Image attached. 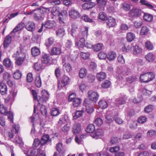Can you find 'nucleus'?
I'll use <instances>...</instances> for the list:
<instances>
[{"label":"nucleus","instance_id":"obj_1","mask_svg":"<svg viewBox=\"0 0 156 156\" xmlns=\"http://www.w3.org/2000/svg\"><path fill=\"white\" fill-rule=\"evenodd\" d=\"M88 29L87 27H84L82 28V31L79 33L78 35L75 36V42L76 45L79 47L82 48L85 45V41L84 37L87 36Z\"/></svg>","mask_w":156,"mask_h":156},{"label":"nucleus","instance_id":"obj_2","mask_svg":"<svg viewBox=\"0 0 156 156\" xmlns=\"http://www.w3.org/2000/svg\"><path fill=\"white\" fill-rule=\"evenodd\" d=\"M50 10L49 8L44 7L36 9L34 17L36 20H43L45 17V14L49 12Z\"/></svg>","mask_w":156,"mask_h":156},{"label":"nucleus","instance_id":"obj_3","mask_svg":"<svg viewBox=\"0 0 156 156\" xmlns=\"http://www.w3.org/2000/svg\"><path fill=\"white\" fill-rule=\"evenodd\" d=\"M21 54H22L21 53L20 51L19 52L17 51L16 53L13 54L12 56L13 58H16L15 63L18 66H20L22 64L25 58L24 55H23V56H20L19 57V56L21 55Z\"/></svg>","mask_w":156,"mask_h":156},{"label":"nucleus","instance_id":"obj_4","mask_svg":"<svg viewBox=\"0 0 156 156\" xmlns=\"http://www.w3.org/2000/svg\"><path fill=\"white\" fill-rule=\"evenodd\" d=\"M69 78L65 75H64L62 78L61 80L58 83V87L61 90L68 85L70 82Z\"/></svg>","mask_w":156,"mask_h":156},{"label":"nucleus","instance_id":"obj_5","mask_svg":"<svg viewBox=\"0 0 156 156\" xmlns=\"http://www.w3.org/2000/svg\"><path fill=\"white\" fill-rule=\"evenodd\" d=\"M88 97L90 101L96 102L98 100L99 95L96 92L90 90L88 92Z\"/></svg>","mask_w":156,"mask_h":156},{"label":"nucleus","instance_id":"obj_6","mask_svg":"<svg viewBox=\"0 0 156 156\" xmlns=\"http://www.w3.org/2000/svg\"><path fill=\"white\" fill-rule=\"evenodd\" d=\"M104 135V132L101 129H98L94 132V133H91L90 136L93 138L97 139L101 138Z\"/></svg>","mask_w":156,"mask_h":156},{"label":"nucleus","instance_id":"obj_7","mask_svg":"<svg viewBox=\"0 0 156 156\" xmlns=\"http://www.w3.org/2000/svg\"><path fill=\"white\" fill-rule=\"evenodd\" d=\"M41 96L39 100H38V101L39 104L42 103L43 101H46L49 98V94L46 90H43L41 92Z\"/></svg>","mask_w":156,"mask_h":156},{"label":"nucleus","instance_id":"obj_8","mask_svg":"<svg viewBox=\"0 0 156 156\" xmlns=\"http://www.w3.org/2000/svg\"><path fill=\"white\" fill-rule=\"evenodd\" d=\"M141 12V10L137 8H133L129 12L130 15L131 16L134 17L139 16Z\"/></svg>","mask_w":156,"mask_h":156},{"label":"nucleus","instance_id":"obj_9","mask_svg":"<svg viewBox=\"0 0 156 156\" xmlns=\"http://www.w3.org/2000/svg\"><path fill=\"white\" fill-rule=\"evenodd\" d=\"M81 124L79 123H75L72 128V131L74 134H79L81 132Z\"/></svg>","mask_w":156,"mask_h":156},{"label":"nucleus","instance_id":"obj_10","mask_svg":"<svg viewBox=\"0 0 156 156\" xmlns=\"http://www.w3.org/2000/svg\"><path fill=\"white\" fill-rule=\"evenodd\" d=\"M83 105L86 107V111L87 113H90L93 111V106L90 104V101L85 100Z\"/></svg>","mask_w":156,"mask_h":156},{"label":"nucleus","instance_id":"obj_11","mask_svg":"<svg viewBox=\"0 0 156 156\" xmlns=\"http://www.w3.org/2000/svg\"><path fill=\"white\" fill-rule=\"evenodd\" d=\"M51 17H48V19H55V18L57 15H58L59 13V8L57 6L53 7L51 10Z\"/></svg>","mask_w":156,"mask_h":156},{"label":"nucleus","instance_id":"obj_12","mask_svg":"<svg viewBox=\"0 0 156 156\" xmlns=\"http://www.w3.org/2000/svg\"><path fill=\"white\" fill-rule=\"evenodd\" d=\"M133 54L135 55H138L142 52V49L137 45L133 46L132 47Z\"/></svg>","mask_w":156,"mask_h":156},{"label":"nucleus","instance_id":"obj_13","mask_svg":"<svg viewBox=\"0 0 156 156\" xmlns=\"http://www.w3.org/2000/svg\"><path fill=\"white\" fill-rule=\"evenodd\" d=\"M69 14L70 16L74 19L79 18L80 16L79 12L77 11L74 9H72L69 11Z\"/></svg>","mask_w":156,"mask_h":156},{"label":"nucleus","instance_id":"obj_14","mask_svg":"<svg viewBox=\"0 0 156 156\" xmlns=\"http://www.w3.org/2000/svg\"><path fill=\"white\" fill-rule=\"evenodd\" d=\"M97 4L100 10H104L107 4L106 0H96Z\"/></svg>","mask_w":156,"mask_h":156},{"label":"nucleus","instance_id":"obj_15","mask_svg":"<svg viewBox=\"0 0 156 156\" xmlns=\"http://www.w3.org/2000/svg\"><path fill=\"white\" fill-rule=\"evenodd\" d=\"M50 60V56L46 54H44L42 55L41 61L43 64H46L49 63Z\"/></svg>","mask_w":156,"mask_h":156},{"label":"nucleus","instance_id":"obj_16","mask_svg":"<svg viewBox=\"0 0 156 156\" xmlns=\"http://www.w3.org/2000/svg\"><path fill=\"white\" fill-rule=\"evenodd\" d=\"M50 142L51 143V140L49 139V136L48 135H43L41 140V145H44L47 143Z\"/></svg>","mask_w":156,"mask_h":156},{"label":"nucleus","instance_id":"obj_17","mask_svg":"<svg viewBox=\"0 0 156 156\" xmlns=\"http://www.w3.org/2000/svg\"><path fill=\"white\" fill-rule=\"evenodd\" d=\"M95 5V3L94 2H87L83 4L82 7L84 9L89 10L94 7Z\"/></svg>","mask_w":156,"mask_h":156},{"label":"nucleus","instance_id":"obj_18","mask_svg":"<svg viewBox=\"0 0 156 156\" xmlns=\"http://www.w3.org/2000/svg\"><path fill=\"white\" fill-rule=\"evenodd\" d=\"M35 27L34 23L31 21H29L25 25L26 28L30 31H34L35 29Z\"/></svg>","mask_w":156,"mask_h":156},{"label":"nucleus","instance_id":"obj_19","mask_svg":"<svg viewBox=\"0 0 156 156\" xmlns=\"http://www.w3.org/2000/svg\"><path fill=\"white\" fill-rule=\"evenodd\" d=\"M55 22L54 20H48L45 23V27L46 28H51L55 26Z\"/></svg>","mask_w":156,"mask_h":156},{"label":"nucleus","instance_id":"obj_20","mask_svg":"<svg viewBox=\"0 0 156 156\" xmlns=\"http://www.w3.org/2000/svg\"><path fill=\"white\" fill-rule=\"evenodd\" d=\"M24 26V23L21 22L18 24L11 32L10 34L13 33H15L22 29Z\"/></svg>","mask_w":156,"mask_h":156},{"label":"nucleus","instance_id":"obj_21","mask_svg":"<svg viewBox=\"0 0 156 156\" xmlns=\"http://www.w3.org/2000/svg\"><path fill=\"white\" fill-rule=\"evenodd\" d=\"M148 76L147 73L141 74L140 77V80L141 82L147 83L149 82Z\"/></svg>","mask_w":156,"mask_h":156},{"label":"nucleus","instance_id":"obj_22","mask_svg":"<svg viewBox=\"0 0 156 156\" xmlns=\"http://www.w3.org/2000/svg\"><path fill=\"white\" fill-rule=\"evenodd\" d=\"M12 41V37L8 35L4 39V48H6L8 47Z\"/></svg>","mask_w":156,"mask_h":156},{"label":"nucleus","instance_id":"obj_23","mask_svg":"<svg viewBox=\"0 0 156 156\" xmlns=\"http://www.w3.org/2000/svg\"><path fill=\"white\" fill-rule=\"evenodd\" d=\"M107 77V75L105 72H101L97 73L96 77L99 81H101L105 79Z\"/></svg>","mask_w":156,"mask_h":156},{"label":"nucleus","instance_id":"obj_24","mask_svg":"<svg viewBox=\"0 0 156 156\" xmlns=\"http://www.w3.org/2000/svg\"><path fill=\"white\" fill-rule=\"evenodd\" d=\"M7 88L6 86L4 84H0V92L2 95H5L7 94Z\"/></svg>","mask_w":156,"mask_h":156},{"label":"nucleus","instance_id":"obj_25","mask_svg":"<svg viewBox=\"0 0 156 156\" xmlns=\"http://www.w3.org/2000/svg\"><path fill=\"white\" fill-rule=\"evenodd\" d=\"M61 50L58 48L53 47L51 50V55H59L61 53Z\"/></svg>","mask_w":156,"mask_h":156},{"label":"nucleus","instance_id":"obj_26","mask_svg":"<svg viewBox=\"0 0 156 156\" xmlns=\"http://www.w3.org/2000/svg\"><path fill=\"white\" fill-rule=\"evenodd\" d=\"M116 57V53L113 51H110L107 55V58L109 61L114 60Z\"/></svg>","mask_w":156,"mask_h":156},{"label":"nucleus","instance_id":"obj_27","mask_svg":"<svg viewBox=\"0 0 156 156\" xmlns=\"http://www.w3.org/2000/svg\"><path fill=\"white\" fill-rule=\"evenodd\" d=\"M67 12L66 11L62 10L59 12L58 16V20H64L66 18Z\"/></svg>","mask_w":156,"mask_h":156},{"label":"nucleus","instance_id":"obj_28","mask_svg":"<svg viewBox=\"0 0 156 156\" xmlns=\"http://www.w3.org/2000/svg\"><path fill=\"white\" fill-rule=\"evenodd\" d=\"M87 71L86 69L84 68H81L80 70L79 76L81 78L85 77L87 74Z\"/></svg>","mask_w":156,"mask_h":156},{"label":"nucleus","instance_id":"obj_29","mask_svg":"<svg viewBox=\"0 0 156 156\" xmlns=\"http://www.w3.org/2000/svg\"><path fill=\"white\" fill-rule=\"evenodd\" d=\"M57 36L59 37H63L66 34L65 30L63 28H60L57 30L56 32Z\"/></svg>","mask_w":156,"mask_h":156},{"label":"nucleus","instance_id":"obj_30","mask_svg":"<svg viewBox=\"0 0 156 156\" xmlns=\"http://www.w3.org/2000/svg\"><path fill=\"white\" fill-rule=\"evenodd\" d=\"M31 53L34 56H36L39 55L40 51L39 49L37 47H34L31 49Z\"/></svg>","mask_w":156,"mask_h":156},{"label":"nucleus","instance_id":"obj_31","mask_svg":"<svg viewBox=\"0 0 156 156\" xmlns=\"http://www.w3.org/2000/svg\"><path fill=\"white\" fill-rule=\"evenodd\" d=\"M98 19L99 20H115L114 18H111L110 17V19L108 18L106 14L104 12H101L98 15Z\"/></svg>","mask_w":156,"mask_h":156},{"label":"nucleus","instance_id":"obj_32","mask_svg":"<svg viewBox=\"0 0 156 156\" xmlns=\"http://www.w3.org/2000/svg\"><path fill=\"white\" fill-rule=\"evenodd\" d=\"M98 105L99 107L102 109L106 108L108 106L107 102L103 100H100L99 101Z\"/></svg>","mask_w":156,"mask_h":156},{"label":"nucleus","instance_id":"obj_33","mask_svg":"<svg viewBox=\"0 0 156 156\" xmlns=\"http://www.w3.org/2000/svg\"><path fill=\"white\" fill-rule=\"evenodd\" d=\"M0 112L1 114L5 115L8 114L7 108L3 105H0Z\"/></svg>","mask_w":156,"mask_h":156},{"label":"nucleus","instance_id":"obj_34","mask_svg":"<svg viewBox=\"0 0 156 156\" xmlns=\"http://www.w3.org/2000/svg\"><path fill=\"white\" fill-rule=\"evenodd\" d=\"M140 3L142 5L146 6L149 9H153L154 8V6L148 3L147 1L145 0H140Z\"/></svg>","mask_w":156,"mask_h":156},{"label":"nucleus","instance_id":"obj_35","mask_svg":"<svg viewBox=\"0 0 156 156\" xmlns=\"http://www.w3.org/2000/svg\"><path fill=\"white\" fill-rule=\"evenodd\" d=\"M35 83L36 86L38 87H41V81L39 75H38L36 77L35 80Z\"/></svg>","mask_w":156,"mask_h":156},{"label":"nucleus","instance_id":"obj_36","mask_svg":"<svg viewBox=\"0 0 156 156\" xmlns=\"http://www.w3.org/2000/svg\"><path fill=\"white\" fill-rule=\"evenodd\" d=\"M146 59L148 62H152L155 59L154 55L151 53H149L145 56Z\"/></svg>","mask_w":156,"mask_h":156},{"label":"nucleus","instance_id":"obj_37","mask_svg":"<svg viewBox=\"0 0 156 156\" xmlns=\"http://www.w3.org/2000/svg\"><path fill=\"white\" fill-rule=\"evenodd\" d=\"M135 38V34L131 32H129L127 34L126 38L128 41L131 42Z\"/></svg>","mask_w":156,"mask_h":156},{"label":"nucleus","instance_id":"obj_38","mask_svg":"<svg viewBox=\"0 0 156 156\" xmlns=\"http://www.w3.org/2000/svg\"><path fill=\"white\" fill-rule=\"evenodd\" d=\"M95 130V127L92 124L89 125L87 127L86 131L88 133H94Z\"/></svg>","mask_w":156,"mask_h":156},{"label":"nucleus","instance_id":"obj_39","mask_svg":"<svg viewBox=\"0 0 156 156\" xmlns=\"http://www.w3.org/2000/svg\"><path fill=\"white\" fill-rule=\"evenodd\" d=\"M103 46V45L102 44L98 43V44L94 45L93 49L94 51H98L101 50L102 49Z\"/></svg>","mask_w":156,"mask_h":156},{"label":"nucleus","instance_id":"obj_40","mask_svg":"<svg viewBox=\"0 0 156 156\" xmlns=\"http://www.w3.org/2000/svg\"><path fill=\"white\" fill-rule=\"evenodd\" d=\"M22 76V73L19 70H16L13 74L14 78L16 79H20Z\"/></svg>","mask_w":156,"mask_h":156},{"label":"nucleus","instance_id":"obj_41","mask_svg":"<svg viewBox=\"0 0 156 156\" xmlns=\"http://www.w3.org/2000/svg\"><path fill=\"white\" fill-rule=\"evenodd\" d=\"M72 101H73V105L74 107L79 106L81 102V99L79 98H76Z\"/></svg>","mask_w":156,"mask_h":156},{"label":"nucleus","instance_id":"obj_42","mask_svg":"<svg viewBox=\"0 0 156 156\" xmlns=\"http://www.w3.org/2000/svg\"><path fill=\"white\" fill-rule=\"evenodd\" d=\"M84 110H82L80 111H76L73 116L74 118L76 119L81 117L84 113Z\"/></svg>","mask_w":156,"mask_h":156},{"label":"nucleus","instance_id":"obj_43","mask_svg":"<svg viewBox=\"0 0 156 156\" xmlns=\"http://www.w3.org/2000/svg\"><path fill=\"white\" fill-rule=\"evenodd\" d=\"M33 67V69L37 71L40 70L42 68L40 63L38 62L35 63L34 64Z\"/></svg>","mask_w":156,"mask_h":156},{"label":"nucleus","instance_id":"obj_44","mask_svg":"<svg viewBox=\"0 0 156 156\" xmlns=\"http://www.w3.org/2000/svg\"><path fill=\"white\" fill-rule=\"evenodd\" d=\"M3 65L7 67H10L12 65L10 60L7 58H5L3 61Z\"/></svg>","mask_w":156,"mask_h":156},{"label":"nucleus","instance_id":"obj_45","mask_svg":"<svg viewBox=\"0 0 156 156\" xmlns=\"http://www.w3.org/2000/svg\"><path fill=\"white\" fill-rule=\"evenodd\" d=\"M10 77V75L7 72H5L3 73V77L6 80H8V83L12 85V82L9 80V78Z\"/></svg>","mask_w":156,"mask_h":156},{"label":"nucleus","instance_id":"obj_46","mask_svg":"<svg viewBox=\"0 0 156 156\" xmlns=\"http://www.w3.org/2000/svg\"><path fill=\"white\" fill-rule=\"evenodd\" d=\"M111 85L110 82L109 80H106L102 83L101 87L104 89L110 87Z\"/></svg>","mask_w":156,"mask_h":156},{"label":"nucleus","instance_id":"obj_47","mask_svg":"<svg viewBox=\"0 0 156 156\" xmlns=\"http://www.w3.org/2000/svg\"><path fill=\"white\" fill-rule=\"evenodd\" d=\"M137 79L136 76H133L126 78V80L128 83H131L136 81Z\"/></svg>","mask_w":156,"mask_h":156},{"label":"nucleus","instance_id":"obj_48","mask_svg":"<svg viewBox=\"0 0 156 156\" xmlns=\"http://www.w3.org/2000/svg\"><path fill=\"white\" fill-rule=\"evenodd\" d=\"M120 149V147L119 146H116L111 147L109 150L111 153L116 154Z\"/></svg>","mask_w":156,"mask_h":156},{"label":"nucleus","instance_id":"obj_49","mask_svg":"<svg viewBox=\"0 0 156 156\" xmlns=\"http://www.w3.org/2000/svg\"><path fill=\"white\" fill-rule=\"evenodd\" d=\"M63 68L65 69L67 72H69L72 70L70 65L68 63H65L63 65Z\"/></svg>","mask_w":156,"mask_h":156},{"label":"nucleus","instance_id":"obj_50","mask_svg":"<svg viewBox=\"0 0 156 156\" xmlns=\"http://www.w3.org/2000/svg\"><path fill=\"white\" fill-rule=\"evenodd\" d=\"M105 121L108 123H110L113 120V118L111 115H109V114L108 112L107 115L105 117Z\"/></svg>","mask_w":156,"mask_h":156},{"label":"nucleus","instance_id":"obj_51","mask_svg":"<svg viewBox=\"0 0 156 156\" xmlns=\"http://www.w3.org/2000/svg\"><path fill=\"white\" fill-rule=\"evenodd\" d=\"M54 39L52 38H49L46 41L45 45L47 47H49L53 43Z\"/></svg>","mask_w":156,"mask_h":156},{"label":"nucleus","instance_id":"obj_52","mask_svg":"<svg viewBox=\"0 0 156 156\" xmlns=\"http://www.w3.org/2000/svg\"><path fill=\"white\" fill-rule=\"evenodd\" d=\"M60 112L58 109L57 108H53L51 110V114L53 116H56L60 114Z\"/></svg>","mask_w":156,"mask_h":156},{"label":"nucleus","instance_id":"obj_53","mask_svg":"<svg viewBox=\"0 0 156 156\" xmlns=\"http://www.w3.org/2000/svg\"><path fill=\"white\" fill-rule=\"evenodd\" d=\"M125 100L123 98H118L116 100V104L118 105L123 104H125Z\"/></svg>","mask_w":156,"mask_h":156},{"label":"nucleus","instance_id":"obj_54","mask_svg":"<svg viewBox=\"0 0 156 156\" xmlns=\"http://www.w3.org/2000/svg\"><path fill=\"white\" fill-rule=\"evenodd\" d=\"M143 18V20H153V16L149 13L144 12Z\"/></svg>","mask_w":156,"mask_h":156},{"label":"nucleus","instance_id":"obj_55","mask_svg":"<svg viewBox=\"0 0 156 156\" xmlns=\"http://www.w3.org/2000/svg\"><path fill=\"white\" fill-rule=\"evenodd\" d=\"M107 21L106 23L107 25L109 27H114L116 24V22L115 20H106Z\"/></svg>","mask_w":156,"mask_h":156},{"label":"nucleus","instance_id":"obj_56","mask_svg":"<svg viewBox=\"0 0 156 156\" xmlns=\"http://www.w3.org/2000/svg\"><path fill=\"white\" fill-rule=\"evenodd\" d=\"M36 153V150L34 149H30L27 151L28 156H35Z\"/></svg>","mask_w":156,"mask_h":156},{"label":"nucleus","instance_id":"obj_57","mask_svg":"<svg viewBox=\"0 0 156 156\" xmlns=\"http://www.w3.org/2000/svg\"><path fill=\"white\" fill-rule=\"evenodd\" d=\"M13 142L16 144H23L22 139L18 136H16L14 139Z\"/></svg>","mask_w":156,"mask_h":156},{"label":"nucleus","instance_id":"obj_58","mask_svg":"<svg viewBox=\"0 0 156 156\" xmlns=\"http://www.w3.org/2000/svg\"><path fill=\"white\" fill-rule=\"evenodd\" d=\"M56 148L59 153L62 152L63 149L62 144L60 142H58L56 145Z\"/></svg>","mask_w":156,"mask_h":156},{"label":"nucleus","instance_id":"obj_59","mask_svg":"<svg viewBox=\"0 0 156 156\" xmlns=\"http://www.w3.org/2000/svg\"><path fill=\"white\" fill-rule=\"evenodd\" d=\"M145 47L147 49L150 50L152 49L153 48V45L149 41H147L145 43Z\"/></svg>","mask_w":156,"mask_h":156},{"label":"nucleus","instance_id":"obj_60","mask_svg":"<svg viewBox=\"0 0 156 156\" xmlns=\"http://www.w3.org/2000/svg\"><path fill=\"white\" fill-rule=\"evenodd\" d=\"M98 55L99 58L101 59H105L107 57V55L103 52H99Z\"/></svg>","mask_w":156,"mask_h":156},{"label":"nucleus","instance_id":"obj_61","mask_svg":"<svg viewBox=\"0 0 156 156\" xmlns=\"http://www.w3.org/2000/svg\"><path fill=\"white\" fill-rule=\"evenodd\" d=\"M148 30L146 26L142 27L140 31V34L142 35H144L147 34L148 32Z\"/></svg>","mask_w":156,"mask_h":156},{"label":"nucleus","instance_id":"obj_62","mask_svg":"<svg viewBox=\"0 0 156 156\" xmlns=\"http://www.w3.org/2000/svg\"><path fill=\"white\" fill-rule=\"evenodd\" d=\"M142 21L140 20H136L134 23V26L137 28L140 27L142 25Z\"/></svg>","mask_w":156,"mask_h":156},{"label":"nucleus","instance_id":"obj_63","mask_svg":"<svg viewBox=\"0 0 156 156\" xmlns=\"http://www.w3.org/2000/svg\"><path fill=\"white\" fill-rule=\"evenodd\" d=\"M155 135H156V132L154 130H151L148 131L147 133V136L149 137H151Z\"/></svg>","mask_w":156,"mask_h":156},{"label":"nucleus","instance_id":"obj_64","mask_svg":"<svg viewBox=\"0 0 156 156\" xmlns=\"http://www.w3.org/2000/svg\"><path fill=\"white\" fill-rule=\"evenodd\" d=\"M148 74V79L149 82L153 80L155 78V74H154L152 72H147V73Z\"/></svg>","mask_w":156,"mask_h":156}]
</instances>
